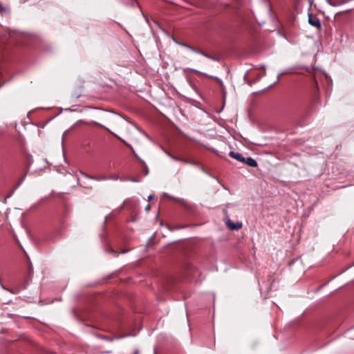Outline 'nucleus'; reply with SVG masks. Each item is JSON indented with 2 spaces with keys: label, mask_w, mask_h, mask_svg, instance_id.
<instances>
[{
  "label": "nucleus",
  "mask_w": 354,
  "mask_h": 354,
  "mask_svg": "<svg viewBox=\"0 0 354 354\" xmlns=\"http://www.w3.org/2000/svg\"><path fill=\"white\" fill-rule=\"evenodd\" d=\"M109 120L115 129L131 142L139 143L140 137H147V135L136 124L125 120L120 115L114 114Z\"/></svg>",
  "instance_id": "nucleus-1"
},
{
  "label": "nucleus",
  "mask_w": 354,
  "mask_h": 354,
  "mask_svg": "<svg viewBox=\"0 0 354 354\" xmlns=\"http://www.w3.org/2000/svg\"><path fill=\"white\" fill-rule=\"evenodd\" d=\"M225 225L227 226V227L231 230H239L242 227V225H243L242 223H241V222H236V223L232 222V221L230 219L229 216H226L225 218Z\"/></svg>",
  "instance_id": "nucleus-2"
},
{
  "label": "nucleus",
  "mask_w": 354,
  "mask_h": 354,
  "mask_svg": "<svg viewBox=\"0 0 354 354\" xmlns=\"http://www.w3.org/2000/svg\"><path fill=\"white\" fill-rule=\"evenodd\" d=\"M82 176L83 177H84L85 178L93 179V180H99V181L108 180V176H106L105 175L89 176V175H87V174H82Z\"/></svg>",
  "instance_id": "nucleus-3"
},
{
  "label": "nucleus",
  "mask_w": 354,
  "mask_h": 354,
  "mask_svg": "<svg viewBox=\"0 0 354 354\" xmlns=\"http://www.w3.org/2000/svg\"><path fill=\"white\" fill-rule=\"evenodd\" d=\"M229 156L231 158H233L239 162H243V161H245V158L242 156L241 153H240L239 152L230 151L229 153Z\"/></svg>",
  "instance_id": "nucleus-4"
},
{
  "label": "nucleus",
  "mask_w": 354,
  "mask_h": 354,
  "mask_svg": "<svg viewBox=\"0 0 354 354\" xmlns=\"http://www.w3.org/2000/svg\"><path fill=\"white\" fill-rule=\"evenodd\" d=\"M308 22L310 25L317 28H321V22L319 19L309 16Z\"/></svg>",
  "instance_id": "nucleus-5"
},
{
  "label": "nucleus",
  "mask_w": 354,
  "mask_h": 354,
  "mask_svg": "<svg viewBox=\"0 0 354 354\" xmlns=\"http://www.w3.org/2000/svg\"><path fill=\"white\" fill-rule=\"evenodd\" d=\"M243 162L245 163L246 165L252 167H255L257 166V161L252 157L245 158V161H243Z\"/></svg>",
  "instance_id": "nucleus-6"
},
{
  "label": "nucleus",
  "mask_w": 354,
  "mask_h": 354,
  "mask_svg": "<svg viewBox=\"0 0 354 354\" xmlns=\"http://www.w3.org/2000/svg\"><path fill=\"white\" fill-rule=\"evenodd\" d=\"M178 44L182 46H184V47H186L189 49H190L191 50L195 52V53H198V50H196L195 48H194L193 47H192L191 46L189 45H187L186 44H184V43H180V42H177Z\"/></svg>",
  "instance_id": "nucleus-7"
},
{
  "label": "nucleus",
  "mask_w": 354,
  "mask_h": 354,
  "mask_svg": "<svg viewBox=\"0 0 354 354\" xmlns=\"http://www.w3.org/2000/svg\"><path fill=\"white\" fill-rule=\"evenodd\" d=\"M113 135H114V136H115L118 139H119L120 140H121L123 143H124L127 146H128L131 150H133L132 149V147L129 144L127 143L124 139H122V138H120V136H118V135L111 132Z\"/></svg>",
  "instance_id": "nucleus-8"
},
{
  "label": "nucleus",
  "mask_w": 354,
  "mask_h": 354,
  "mask_svg": "<svg viewBox=\"0 0 354 354\" xmlns=\"http://www.w3.org/2000/svg\"><path fill=\"white\" fill-rule=\"evenodd\" d=\"M120 178V176L117 174L112 175L111 176H108V179L117 180Z\"/></svg>",
  "instance_id": "nucleus-9"
},
{
  "label": "nucleus",
  "mask_w": 354,
  "mask_h": 354,
  "mask_svg": "<svg viewBox=\"0 0 354 354\" xmlns=\"http://www.w3.org/2000/svg\"><path fill=\"white\" fill-rule=\"evenodd\" d=\"M199 53V54H201L202 55H203L204 57H207V58H209V59H212V57L210 55H207L206 53H203V52H201V51H198V53Z\"/></svg>",
  "instance_id": "nucleus-10"
},
{
  "label": "nucleus",
  "mask_w": 354,
  "mask_h": 354,
  "mask_svg": "<svg viewBox=\"0 0 354 354\" xmlns=\"http://www.w3.org/2000/svg\"><path fill=\"white\" fill-rule=\"evenodd\" d=\"M172 159L175 161H181V162H185L184 160L181 159V158H177L176 156H172Z\"/></svg>",
  "instance_id": "nucleus-11"
},
{
  "label": "nucleus",
  "mask_w": 354,
  "mask_h": 354,
  "mask_svg": "<svg viewBox=\"0 0 354 354\" xmlns=\"http://www.w3.org/2000/svg\"><path fill=\"white\" fill-rule=\"evenodd\" d=\"M111 252H112L113 253H114L115 254H116V255H118V254H120V253H124V252H126V251H122V252H116V251H115V250H111Z\"/></svg>",
  "instance_id": "nucleus-12"
},
{
  "label": "nucleus",
  "mask_w": 354,
  "mask_h": 354,
  "mask_svg": "<svg viewBox=\"0 0 354 354\" xmlns=\"http://www.w3.org/2000/svg\"><path fill=\"white\" fill-rule=\"evenodd\" d=\"M166 153L167 154L168 156H169L171 159H172V156H174V155L171 154L170 153L166 151Z\"/></svg>",
  "instance_id": "nucleus-13"
},
{
  "label": "nucleus",
  "mask_w": 354,
  "mask_h": 354,
  "mask_svg": "<svg viewBox=\"0 0 354 354\" xmlns=\"http://www.w3.org/2000/svg\"><path fill=\"white\" fill-rule=\"evenodd\" d=\"M153 197H154V196H153V195H149V196H148V199H149V200H151V199H153Z\"/></svg>",
  "instance_id": "nucleus-14"
},
{
  "label": "nucleus",
  "mask_w": 354,
  "mask_h": 354,
  "mask_svg": "<svg viewBox=\"0 0 354 354\" xmlns=\"http://www.w3.org/2000/svg\"><path fill=\"white\" fill-rule=\"evenodd\" d=\"M145 209L146 211H149L150 209V205H147V207H145Z\"/></svg>",
  "instance_id": "nucleus-15"
},
{
  "label": "nucleus",
  "mask_w": 354,
  "mask_h": 354,
  "mask_svg": "<svg viewBox=\"0 0 354 354\" xmlns=\"http://www.w3.org/2000/svg\"><path fill=\"white\" fill-rule=\"evenodd\" d=\"M148 172H149V169H148V168H146V169H145V175H147V174H148Z\"/></svg>",
  "instance_id": "nucleus-16"
},
{
  "label": "nucleus",
  "mask_w": 354,
  "mask_h": 354,
  "mask_svg": "<svg viewBox=\"0 0 354 354\" xmlns=\"http://www.w3.org/2000/svg\"><path fill=\"white\" fill-rule=\"evenodd\" d=\"M130 180H131L133 182H138V180L136 178H130Z\"/></svg>",
  "instance_id": "nucleus-17"
}]
</instances>
